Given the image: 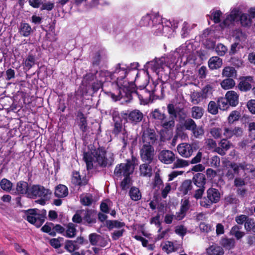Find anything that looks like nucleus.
<instances>
[{"label":"nucleus","instance_id":"nucleus-1","mask_svg":"<svg viewBox=\"0 0 255 255\" xmlns=\"http://www.w3.org/2000/svg\"><path fill=\"white\" fill-rule=\"evenodd\" d=\"M127 74V66L123 63L117 64L112 73L107 71H99L96 75L99 82L96 85L93 86V89L96 91L104 82L116 79V83L119 88L120 96L128 97L132 92L134 84L132 82L129 83L125 79Z\"/></svg>","mask_w":255,"mask_h":255},{"label":"nucleus","instance_id":"nucleus-2","mask_svg":"<svg viewBox=\"0 0 255 255\" xmlns=\"http://www.w3.org/2000/svg\"><path fill=\"white\" fill-rule=\"evenodd\" d=\"M153 14H146L141 19L139 24L141 26L153 27L156 35L164 34L167 36L169 32H173L177 27V23L166 19H162Z\"/></svg>","mask_w":255,"mask_h":255},{"label":"nucleus","instance_id":"nucleus-3","mask_svg":"<svg viewBox=\"0 0 255 255\" xmlns=\"http://www.w3.org/2000/svg\"><path fill=\"white\" fill-rule=\"evenodd\" d=\"M84 159L87 169L89 170L93 168L94 165L106 166L111 163L113 161V154L111 152H107L103 149L98 148L93 152L85 153Z\"/></svg>","mask_w":255,"mask_h":255},{"label":"nucleus","instance_id":"nucleus-4","mask_svg":"<svg viewBox=\"0 0 255 255\" xmlns=\"http://www.w3.org/2000/svg\"><path fill=\"white\" fill-rule=\"evenodd\" d=\"M52 196V192L43 186L34 185L30 186L28 197L30 198L39 197L40 199L36 200L41 206H44L49 201Z\"/></svg>","mask_w":255,"mask_h":255},{"label":"nucleus","instance_id":"nucleus-5","mask_svg":"<svg viewBox=\"0 0 255 255\" xmlns=\"http://www.w3.org/2000/svg\"><path fill=\"white\" fill-rule=\"evenodd\" d=\"M25 214L26 220L38 228L43 224L45 221L46 211L43 209L39 212L37 208H33L26 210Z\"/></svg>","mask_w":255,"mask_h":255},{"label":"nucleus","instance_id":"nucleus-6","mask_svg":"<svg viewBox=\"0 0 255 255\" xmlns=\"http://www.w3.org/2000/svg\"><path fill=\"white\" fill-rule=\"evenodd\" d=\"M223 164L224 165V170H228V172L226 173V176L229 178L231 179L234 177L233 173L231 171V169H233L235 173H238L240 167L245 170H250V172L252 174L251 176L255 178V169H253V167L251 165L244 166V165L240 164L238 165L236 163H231L229 161H224L223 162Z\"/></svg>","mask_w":255,"mask_h":255},{"label":"nucleus","instance_id":"nucleus-7","mask_svg":"<svg viewBox=\"0 0 255 255\" xmlns=\"http://www.w3.org/2000/svg\"><path fill=\"white\" fill-rule=\"evenodd\" d=\"M147 68L150 69L157 74L162 71L165 67L170 68L172 66V63H168L167 59L165 57L155 58L146 63Z\"/></svg>","mask_w":255,"mask_h":255},{"label":"nucleus","instance_id":"nucleus-8","mask_svg":"<svg viewBox=\"0 0 255 255\" xmlns=\"http://www.w3.org/2000/svg\"><path fill=\"white\" fill-rule=\"evenodd\" d=\"M134 169V160L128 161L126 163H123L117 166L115 169L114 174L118 177L129 176L132 174Z\"/></svg>","mask_w":255,"mask_h":255},{"label":"nucleus","instance_id":"nucleus-9","mask_svg":"<svg viewBox=\"0 0 255 255\" xmlns=\"http://www.w3.org/2000/svg\"><path fill=\"white\" fill-rule=\"evenodd\" d=\"M207 197L208 200L203 198L200 202V205L203 207L210 206V204L216 203L220 201V193L218 189L210 188L207 190Z\"/></svg>","mask_w":255,"mask_h":255},{"label":"nucleus","instance_id":"nucleus-10","mask_svg":"<svg viewBox=\"0 0 255 255\" xmlns=\"http://www.w3.org/2000/svg\"><path fill=\"white\" fill-rule=\"evenodd\" d=\"M157 139L154 130L150 128L144 129L142 135V140L143 144L153 145Z\"/></svg>","mask_w":255,"mask_h":255},{"label":"nucleus","instance_id":"nucleus-11","mask_svg":"<svg viewBox=\"0 0 255 255\" xmlns=\"http://www.w3.org/2000/svg\"><path fill=\"white\" fill-rule=\"evenodd\" d=\"M140 156L143 161L151 162L154 156V149L152 145L143 144L140 149Z\"/></svg>","mask_w":255,"mask_h":255},{"label":"nucleus","instance_id":"nucleus-12","mask_svg":"<svg viewBox=\"0 0 255 255\" xmlns=\"http://www.w3.org/2000/svg\"><path fill=\"white\" fill-rule=\"evenodd\" d=\"M241 11L238 8H234L231 10L229 14L226 15V18L221 24L222 28L229 26L235 21L239 16H240Z\"/></svg>","mask_w":255,"mask_h":255},{"label":"nucleus","instance_id":"nucleus-13","mask_svg":"<svg viewBox=\"0 0 255 255\" xmlns=\"http://www.w3.org/2000/svg\"><path fill=\"white\" fill-rule=\"evenodd\" d=\"M177 150L178 153L184 158L190 157L193 152L192 145L186 142L178 144L177 146Z\"/></svg>","mask_w":255,"mask_h":255},{"label":"nucleus","instance_id":"nucleus-14","mask_svg":"<svg viewBox=\"0 0 255 255\" xmlns=\"http://www.w3.org/2000/svg\"><path fill=\"white\" fill-rule=\"evenodd\" d=\"M158 158L162 163L169 164L174 161L175 155L171 150H163L160 152Z\"/></svg>","mask_w":255,"mask_h":255},{"label":"nucleus","instance_id":"nucleus-15","mask_svg":"<svg viewBox=\"0 0 255 255\" xmlns=\"http://www.w3.org/2000/svg\"><path fill=\"white\" fill-rule=\"evenodd\" d=\"M243 130L241 128H225L224 129V135L228 138H230L233 136L237 137L240 136L242 135Z\"/></svg>","mask_w":255,"mask_h":255},{"label":"nucleus","instance_id":"nucleus-16","mask_svg":"<svg viewBox=\"0 0 255 255\" xmlns=\"http://www.w3.org/2000/svg\"><path fill=\"white\" fill-rule=\"evenodd\" d=\"M160 246L162 250L167 254L175 252L179 248L177 244L169 241L162 242Z\"/></svg>","mask_w":255,"mask_h":255},{"label":"nucleus","instance_id":"nucleus-17","mask_svg":"<svg viewBox=\"0 0 255 255\" xmlns=\"http://www.w3.org/2000/svg\"><path fill=\"white\" fill-rule=\"evenodd\" d=\"M253 82V78L251 76L241 78L238 85L239 89L242 91H247L252 88L251 84Z\"/></svg>","mask_w":255,"mask_h":255},{"label":"nucleus","instance_id":"nucleus-18","mask_svg":"<svg viewBox=\"0 0 255 255\" xmlns=\"http://www.w3.org/2000/svg\"><path fill=\"white\" fill-rule=\"evenodd\" d=\"M230 106L236 107L239 103V95L234 91H229L225 95Z\"/></svg>","mask_w":255,"mask_h":255},{"label":"nucleus","instance_id":"nucleus-19","mask_svg":"<svg viewBox=\"0 0 255 255\" xmlns=\"http://www.w3.org/2000/svg\"><path fill=\"white\" fill-rule=\"evenodd\" d=\"M146 89H143L140 93L135 92V93L138 96L139 99L144 104L147 103L151 100V94H153L154 91L152 90L151 93L147 92Z\"/></svg>","mask_w":255,"mask_h":255},{"label":"nucleus","instance_id":"nucleus-20","mask_svg":"<svg viewBox=\"0 0 255 255\" xmlns=\"http://www.w3.org/2000/svg\"><path fill=\"white\" fill-rule=\"evenodd\" d=\"M206 253L208 255H223L224 251L221 247L212 245L206 249Z\"/></svg>","mask_w":255,"mask_h":255},{"label":"nucleus","instance_id":"nucleus-21","mask_svg":"<svg viewBox=\"0 0 255 255\" xmlns=\"http://www.w3.org/2000/svg\"><path fill=\"white\" fill-rule=\"evenodd\" d=\"M222 64V59L218 56H213L210 58L208 61L209 67L212 70L220 68Z\"/></svg>","mask_w":255,"mask_h":255},{"label":"nucleus","instance_id":"nucleus-22","mask_svg":"<svg viewBox=\"0 0 255 255\" xmlns=\"http://www.w3.org/2000/svg\"><path fill=\"white\" fill-rule=\"evenodd\" d=\"M54 193L56 196L63 198L68 195V190L66 186L60 184L55 187Z\"/></svg>","mask_w":255,"mask_h":255},{"label":"nucleus","instance_id":"nucleus-23","mask_svg":"<svg viewBox=\"0 0 255 255\" xmlns=\"http://www.w3.org/2000/svg\"><path fill=\"white\" fill-rule=\"evenodd\" d=\"M143 114L138 110H134L131 112L128 116L129 121L133 123H138L141 121Z\"/></svg>","mask_w":255,"mask_h":255},{"label":"nucleus","instance_id":"nucleus-24","mask_svg":"<svg viewBox=\"0 0 255 255\" xmlns=\"http://www.w3.org/2000/svg\"><path fill=\"white\" fill-rule=\"evenodd\" d=\"M220 244L224 248L230 250L235 246V240L234 239L223 238L220 241Z\"/></svg>","mask_w":255,"mask_h":255},{"label":"nucleus","instance_id":"nucleus-25","mask_svg":"<svg viewBox=\"0 0 255 255\" xmlns=\"http://www.w3.org/2000/svg\"><path fill=\"white\" fill-rule=\"evenodd\" d=\"M30 186H28V183L24 181H20L17 183L16 185V191L18 193L26 194L28 196V191Z\"/></svg>","mask_w":255,"mask_h":255},{"label":"nucleus","instance_id":"nucleus-26","mask_svg":"<svg viewBox=\"0 0 255 255\" xmlns=\"http://www.w3.org/2000/svg\"><path fill=\"white\" fill-rule=\"evenodd\" d=\"M72 182L77 185H84L87 183L88 179L86 177H83L82 179L79 173L78 172L75 171L73 173Z\"/></svg>","mask_w":255,"mask_h":255},{"label":"nucleus","instance_id":"nucleus-27","mask_svg":"<svg viewBox=\"0 0 255 255\" xmlns=\"http://www.w3.org/2000/svg\"><path fill=\"white\" fill-rule=\"evenodd\" d=\"M192 189V182L190 180H185L179 187L180 191L184 195L189 193Z\"/></svg>","mask_w":255,"mask_h":255},{"label":"nucleus","instance_id":"nucleus-28","mask_svg":"<svg viewBox=\"0 0 255 255\" xmlns=\"http://www.w3.org/2000/svg\"><path fill=\"white\" fill-rule=\"evenodd\" d=\"M140 175L146 177H150L152 175L151 166L146 163L142 164L139 167Z\"/></svg>","mask_w":255,"mask_h":255},{"label":"nucleus","instance_id":"nucleus-29","mask_svg":"<svg viewBox=\"0 0 255 255\" xmlns=\"http://www.w3.org/2000/svg\"><path fill=\"white\" fill-rule=\"evenodd\" d=\"M193 182L197 186L203 187L206 183L205 175L202 173L197 174L193 178Z\"/></svg>","mask_w":255,"mask_h":255},{"label":"nucleus","instance_id":"nucleus-30","mask_svg":"<svg viewBox=\"0 0 255 255\" xmlns=\"http://www.w3.org/2000/svg\"><path fill=\"white\" fill-rule=\"evenodd\" d=\"M93 201V196L90 194H83L80 196V202L83 206H91Z\"/></svg>","mask_w":255,"mask_h":255},{"label":"nucleus","instance_id":"nucleus-31","mask_svg":"<svg viewBox=\"0 0 255 255\" xmlns=\"http://www.w3.org/2000/svg\"><path fill=\"white\" fill-rule=\"evenodd\" d=\"M230 235L234 236L237 240H240L245 235V233L240 231V228L235 225L233 226L230 231Z\"/></svg>","mask_w":255,"mask_h":255},{"label":"nucleus","instance_id":"nucleus-32","mask_svg":"<svg viewBox=\"0 0 255 255\" xmlns=\"http://www.w3.org/2000/svg\"><path fill=\"white\" fill-rule=\"evenodd\" d=\"M241 117V112L239 111L235 110L230 113L228 117V122L230 124H232L234 122L238 121Z\"/></svg>","mask_w":255,"mask_h":255},{"label":"nucleus","instance_id":"nucleus-33","mask_svg":"<svg viewBox=\"0 0 255 255\" xmlns=\"http://www.w3.org/2000/svg\"><path fill=\"white\" fill-rule=\"evenodd\" d=\"M106 226L109 230H112L114 228L121 229L125 226V224L123 222L116 220H109L106 222Z\"/></svg>","mask_w":255,"mask_h":255},{"label":"nucleus","instance_id":"nucleus-34","mask_svg":"<svg viewBox=\"0 0 255 255\" xmlns=\"http://www.w3.org/2000/svg\"><path fill=\"white\" fill-rule=\"evenodd\" d=\"M19 32L23 36H28L31 32V26L27 23H21L20 25Z\"/></svg>","mask_w":255,"mask_h":255},{"label":"nucleus","instance_id":"nucleus-35","mask_svg":"<svg viewBox=\"0 0 255 255\" xmlns=\"http://www.w3.org/2000/svg\"><path fill=\"white\" fill-rule=\"evenodd\" d=\"M204 110L200 107L194 106L192 108V117L196 119H200L203 115Z\"/></svg>","mask_w":255,"mask_h":255},{"label":"nucleus","instance_id":"nucleus-36","mask_svg":"<svg viewBox=\"0 0 255 255\" xmlns=\"http://www.w3.org/2000/svg\"><path fill=\"white\" fill-rule=\"evenodd\" d=\"M221 86L224 90H229L233 88L235 86V82L232 79H226L221 83Z\"/></svg>","mask_w":255,"mask_h":255},{"label":"nucleus","instance_id":"nucleus-37","mask_svg":"<svg viewBox=\"0 0 255 255\" xmlns=\"http://www.w3.org/2000/svg\"><path fill=\"white\" fill-rule=\"evenodd\" d=\"M222 12L218 9H213L211 11V19L215 23H219L221 21V17L222 16Z\"/></svg>","mask_w":255,"mask_h":255},{"label":"nucleus","instance_id":"nucleus-38","mask_svg":"<svg viewBox=\"0 0 255 255\" xmlns=\"http://www.w3.org/2000/svg\"><path fill=\"white\" fill-rule=\"evenodd\" d=\"M12 183L8 180L5 178L2 179L0 182V188L6 192L10 191L12 187Z\"/></svg>","mask_w":255,"mask_h":255},{"label":"nucleus","instance_id":"nucleus-39","mask_svg":"<svg viewBox=\"0 0 255 255\" xmlns=\"http://www.w3.org/2000/svg\"><path fill=\"white\" fill-rule=\"evenodd\" d=\"M189 165V162L186 160L178 158L173 163V169L187 167Z\"/></svg>","mask_w":255,"mask_h":255},{"label":"nucleus","instance_id":"nucleus-40","mask_svg":"<svg viewBox=\"0 0 255 255\" xmlns=\"http://www.w3.org/2000/svg\"><path fill=\"white\" fill-rule=\"evenodd\" d=\"M236 71L234 67H226L222 71V76L227 77H232L236 75Z\"/></svg>","mask_w":255,"mask_h":255},{"label":"nucleus","instance_id":"nucleus-41","mask_svg":"<svg viewBox=\"0 0 255 255\" xmlns=\"http://www.w3.org/2000/svg\"><path fill=\"white\" fill-rule=\"evenodd\" d=\"M191 102L194 104H198L204 98L201 92H194L191 96Z\"/></svg>","mask_w":255,"mask_h":255},{"label":"nucleus","instance_id":"nucleus-42","mask_svg":"<svg viewBox=\"0 0 255 255\" xmlns=\"http://www.w3.org/2000/svg\"><path fill=\"white\" fill-rule=\"evenodd\" d=\"M129 195L131 199L134 201L139 200L141 197L139 189L135 187H132L130 189Z\"/></svg>","mask_w":255,"mask_h":255},{"label":"nucleus","instance_id":"nucleus-43","mask_svg":"<svg viewBox=\"0 0 255 255\" xmlns=\"http://www.w3.org/2000/svg\"><path fill=\"white\" fill-rule=\"evenodd\" d=\"M76 232L75 226L73 223L68 224L67 226L66 236L68 238L74 237L76 235Z\"/></svg>","mask_w":255,"mask_h":255},{"label":"nucleus","instance_id":"nucleus-44","mask_svg":"<svg viewBox=\"0 0 255 255\" xmlns=\"http://www.w3.org/2000/svg\"><path fill=\"white\" fill-rule=\"evenodd\" d=\"M240 21L244 26H250L252 24V20L246 13H242L240 15Z\"/></svg>","mask_w":255,"mask_h":255},{"label":"nucleus","instance_id":"nucleus-45","mask_svg":"<svg viewBox=\"0 0 255 255\" xmlns=\"http://www.w3.org/2000/svg\"><path fill=\"white\" fill-rule=\"evenodd\" d=\"M218 106L220 110H226L229 108L230 105L226 97H222L218 100Z\"/></svg>","mask_w":255,"mask_h":255},{"label":"nucleus","instance_id":"nucleus-46","mask_svg":"<svg viewBox=\"0 0 255 255\" xmlns=\"http://www.w3.org/2000/svg\"><path fill=\"white\" fill-rule=\"evenodd\" d=\"M215 51L218 55L220 56H223L227 52L228 48L223 44L218 43L215 47Z\"/></svg>","mask_w":255,"mask_h":255},{"label":"nucleus","instance_id":"nucleus-47","mask_svg":"<svg viewBox=\"0 0 255 255\" xmlns=\"http://www.w3.org/2000/svg\"><path fill=\"white\" fill-rule=\"evenodd\" d=\"M245 228L247 231L255 233V222L252 219H248L245 223Z\"/></svg>","mask_w":255,"mask_h":255},{"label":"nucleus","instance_id":"nucleus-48","mask_svg":"<svg viewBox=\"0 0 255 255\" xmlns=\"http://www.w3.org/2000/svg\"><path fill=\"white\" fill-rule=\"evenodd\" d=\"M195 122L191 119L186 120L183 124V127L188 130H190L192 131L195 128H196Z\"/></svg>","mask_w":255,"mask_h":255},{"label":"nucleus","instance_id":"nucleus-49","mask_svg":"<svg viewBox=\"0 0 255 255\" xmlns=\"http://www.w3.org/2000/svg\"><path fill=\"white\" fill-rule=\"evenodd\" d=\"M218 108L214 101H210L208 104V110L210 113L216 115L218 113Z\"/></svg>","mask_w":255,"mask_h":255},{"label":"nucleus","instance_id":"nucleus-50","mask_svg":"<svg viewBox=\"0 0 255 255\" xmlns=\"http://www.w3.org/2000/svg\"><path fill=\"white\" fill-rule=\"evenodd\" d=\"M152 118L156 119L161 123L162 121L166 119L165 115L161 113L158 110L155 109L151 114Z\"/></svg>","mask_w":255,"mask_h":255},{"label":"nucleus","instance_id":"nucleus-51","mask_svg":"<svg viewBox=\"0 0 255 255\" xmlns=\"http://www.w3.org/2000/svg\"><path fill=\"white\" fill-rule=\"evenodd\" d=\"M174 123L173 119H170L168 121L164 119L160 123L163 128L168 129L173 127L175 125Z\"/></svg>","mask_w":255,"mask_h":255},{"label":"nucleus","instance_id":"nucleus-52","mask_svg":"<svg viewBox=\"0 0 255 255\" xmlns=\"http://www.w3.org/2000/svg\"><path fill=\"white\" fill-rule=\"evenodd\" d=\"M35 63V57L34 56L29 55L25 60L24 64L29 69Z\"/></svg>","mask_w":255,"mask_h":255},{"label":"nucleus","instance_id":"nucleus-53","mask_svg":"<svg viewBox=\"0 0 255 255\" xmlns=\"http://www.w3.org/2000/svg\"><path fill=\"white\" fill-rule=\"evenodd\" d=\"M84 219L89 224L95 222V214L91 212L87 211L84 217Z\"/></svg>","mask_w":255,"mask_h":255},{"label":"nucleus","instance_id":"nucleus-54","mask_svg":"<svg viewBox=\"0 0 255 255\" xmlns=\"http://www.w3.org/2000/svg\"><path fill=\"white\" fill-rule=\"evenodd\" d=\"M66 249L69 252H72L76 250L78 248L76 245V242L72 241H68L65 245Z\"/></svg>","mask_w":255,"mask_h":255},{"label":"nucleus","instance_id":"nucleus-55","mask_svg":"<svg viewBox=\"0 0 255 255\" xmlns=\"http://www.w3.org/2000/svg\"><path fill=\"white\" fill-rule=\"evenodd\" d=\"M212 88L210 85H207L205 86L202 90V92H201L204 99L207 98L212 94Z\"/></svg>","mask_w":255,"mask_h":255},{"label":"nucleus","instance_id":"nucleus-56","mask_svg":"<svg viewBox=\"0 0 255 255\" xmlns=\"http://www.w3.org/2000/svg\"><path fill=\"white\" fill-rule=\"evenodd\" d=\"M204 132V129L202 127H197L196 126V128L192 130L193 135L196 138H198L200 136L203 135Z\"/></svg>","mask_w":255,"mask_h":255},{"label":"nucleus","instance_id":"nucleus-57","mask_svg":"<svg viewBox=\"0 0 255 255\" xmlns=\"http://www.w3.org/2000/svg\"><path fill=\"white\" fill-rule=\"evenodd\" d=\"M79 126L80 129L83 131H85L87 128V121L83 115L81 114L80 116Z\"/></svg>","mask_w":255,"mask_h":255},{"label":"nucleus","instance_id":"nucleus-58","mask_svg":"<svg viewBox=\"0 0 255 255\" xmlns=\"http://www.w3.org/2000/svg\"><path fill=\"white\" fill-rule=\"evenodd\" d=\"M130 178L128 176H125L121 184V186L123 190H127L130 186Z\"/></svg>","mask_w":255,"mask_h":255},{"label":"nucleus","instance_id":"nucleus-59","mask_svg":"<svg viewBox=\"0 0 255 255\" xmlns=\"http://www.w3.org/2000/svg\"><path fill=\"white\" fill-rule=\"evenodd\" d=\"M247 106L252 114H255V100H249L247 103Z\"/></svg>","mask_w":255,"mask_h":255},{"label":"nucleus","instance_id":"nucleus-60","mask_svg":"<svg viewBox=\"0 0 255 255\" xmlns=\"http://www.w3.org/2000/svg\"><path fill=\"white\" fill-rule=\"evenodd\" d=\"M220 145L225 151H227L230 148L231 146V143L230 142V141H228L227 140L225 139H223L221 140L220 142Z\"/></svg>","mask_w":255,"mask_h":255},{"label":"nucleus","instance_id":"nucleus-61","mask_svg":"<svg viewBox=\"0 0 255 255\" xmlns=\"http://www.w3.org/2000/svg\"><path fill=\"white\" fill-rule=\"evenodd\" d=\"M100 238V236L96 234H92L89 236L90 242L92 245H97Z\"/></svg>","mask_w":255,"mask_h":255},{"label":"nucleus","instance_id":"nucleus-62","mask_svg":"<svg viewBox=\"0 0 255 255\" xmlns=\"http://www.w3.org/2000/svg\"><path fill=\"white\" fill-rule=\"evenodd\" d=\"M183 173V171H173L168 175V181H171L175 179L178 176L181 175Z\"/></svg>","mask_w":255,"mask_h":255},{"label":"nucleus","instance_id":"nucleus-63","mask_svg":"<svg viewBox=\"0 0 255 255\" xmlns=\"http://www.w3.org/2000/svg\"><path fill=\"white\" fill-rule=\"evenodd\" d=\"M204 192V188H201L199 189H197L195 191V193L194 195V197L195 198L196 200L200 199V201L203 199L202 198L203 194Z\"/></svg>","mask_w":255,"mask_h":255},{"label":"nucleus","instance_id":"nucleus-64","mask_svg":"<svg viewBox=\"0 0 255 255\" xmlns=\"http://www.w3.org/2000/svg\"><path fill=\"white\" fill-rule=\"evenodd\" d=\"M250 135L255 139V122H251L249 124Z\"/></svg>","mask_w":255,"mask_h":255}]
</instances>
